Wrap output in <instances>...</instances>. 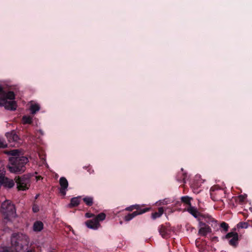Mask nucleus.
<instances>
[{
    "instance_id": "f257e3e1",
    "label": "nucleus",
    "mask_w": 252,
    "mask_h": 252,
    "mask_svg": "<svg viewBox=\"0 0 252 252\" xmlns=\"http://www.w3.org/2000/svg\"><path fill=\"white\" fill-rule=\"evenodd\" d=\"M4 153L11 156L9 158L7 168L12 173L22 174L26 169V165L29 162L28 158L25 156H20V151L18 149L6 150Z\"/></svg>"
},
{
    "instance_id": "f03ea898",
    "label": "nucleus",
    "mask_w": 252,
    "mask_h": 252,
    "mask_svg": "<svg viewBox=\"0 0 252 252\" xmlns=\"http://www.w3.org/2000/svg\"><path fill=\"white\" fill-rule=\"evenodd\" d=\"M15 95L12 91H6L0 85V106H4L6 109L15 110L17 104L15 101Z\"/></svg>"
},
{
    "instance_id": "7ed1b4c3",
    "label": "nucleus",
    "mask_w": 252,
    "mask_h": 252,
    "mask_svg": "<svg viewBox=\"0 0 252 252\" xmlns=\"http://www.w3.org/2000/svg\"><path fill=\"white\" fill-rule=\"evenodd\" d=\"M0 210L5 220H9L10 217H14L15 214L14 206L8 200L2 203Z\"/></svg>"
},
{
    "instance_id": "20e7f679",
    "label": "nucleus",
    "mask_w": 252,
    "mask_h": 252,
    "mask_svg": "<svg viewBox=\"0 0 252 252\" xmlns=\"http://www.w3.org/2000/svg\"><path fill=\"white\" fill-rule=\"evenodd\" d=\"M11 243L12 246L21 248L28 243V237L21 233H13L11 237Z\"/></svg>"
},
{
    "instance_id": "39448f33",
    "label": "nucleus",
    "mask_w": 252,
    "mask_h": 252,
    "mask_svg": "<svg viewBox=\"0 0 252 252\" xmlns=\"http://www.w3.org/2000/svg\"><path fill=\"white\" fill-rule=\"evenodd\" d=\"M187 211L197 220L200 217H202L207 223L211 224L212 226H213L214 224L215 225L214 227L217 226L218 225L217 221L213 218H211L210 216L205 217L204 215L201 214L197 208L192 206L188 207L187 209Z\"/></svg>"
},
{
    "instance_id": "423d86ee",
    "label": "nucleus",
    "mask_w": 252,
    "mask_h": 252,
    "mask_svg": "<svg viewBox=\"0 0 252 252\" xmlns=\"http://www.w3.org/2000/svg\"><path fill=\"white\" fill-rule=\"evenodd\" d=\"M31 176L29 175H23L21 176H17L15 178V182L17 184V188L19 190H26L30 186Z\"/></svg>"
},
{
    "instance_id": "0eeeda50",
    "label": "nucleus",
    "mask_w": 252,
    "mask_h": 252,
    "mask_svg": "<svg viewBox=\"0 0 252 252\" xmlns=\"http://www.w3.org/2000/svg\"><path fill=\"white\" fill-rule=\"evenodd\" d=\"M223 193V190L216 186L212 187L210 189L211 198L214 201H222L220 195Z\"/></svg>"
},
{
    "instance_id": "6e6552de",
    "label": "nucleus",
    "mask_w": 252,
    "mask_h": 252,
    "mask_svg": "<svg viewBox=\"0 0 252 252\" xmlns=\"http://www.w3.org/2000/svg\"><path fill=\"white\" fill-rule=\"evenodd\" d=\"M14 185L15 182L12 179L5 177L4 174L0 171V188L3 186L5 188L11 189Z\"/></svg>"
},
{
    "instance_id": "1a4fd4ad",
    "label": "nucleus",
    "mask_w": 252,
    "mask_h": 252,
    "mask_svg": "<svg viewBox=\"0 0 252 252\" xmlns=\"http://www.w3.org/2000/svg\"><path fill=\"white\" fill-rule=\"evenodd\" d=\"M222 238L229 240V244L232 246L236 247L238 244V234L236 232H229L224 237H223Z\"/></svg>"
},
{
    "instance_id": "9d476101",
    "label": "nucleus",
    "mask_w": 252,
    "mask_h": 252,
    "mask_svg": "<svg viewBox=\"0 0 252 252\" xmlns=\"http://www.w3.org/2000/svg\"><path fill=\"white\" fill-rule=\"evenodd\" d=\"M150 207H146L143 209V210H141L140 212L134 211L132 213H129L125 217L124 220L126 221H129L137 215H141L147 212H148L150 211Z\"/></svg>"
},
{
    "instance_id": "9b49d317",
    "label": "nucleus",
    "mask_w": 252,
    "mask_h": 252,
    "mask_svg": "<svg viewBox=\"0 0 252 252\" xmlns=\"http://www.w3.org/2000/svg\"><path fill=\"white\" fill-rule=\"evenodd\" d=\"M59 183L61 186L60 193L64 196L66 194V189L68 186V181L65 177H62L60 178Z\"/></svg>"
},
{
    "instance_id": "f8f14e48",
    "label": "nucleus",
    "mask_w": 252,
    "mask_h": 252,
    "mask_svg": "<svg viewBox=\"0 0 252 252\" xmlns=\"http://www.w3.org/2000/svg\"><path fill=\"white\" fill-rule=\"evenodd\" d=\"M5 136L9 143L17 142L19 139L18 135L14 131L6 133Z\"/></svg>"
},
{
    "instance_id": "ddd939ff",
    "label": "nucleus",
    "mask_w": 252,
    "mask_h": 252,
    "mask_svg": "<svg viewBox=\"0 0 252 252\" xmlns=\"http://www.w3.org/2000/svg\"><path fill=\"white\" fill-rule=\"evenodd\" d=\"M158 232L160 235L163 238H167L169 237V231L168 229L163 225H160L158 227Z\"/></svg>"
},
{
    "instance_id": "4468645a",
    "label": "nucleus",
    "mask_w": 252,
    "mask_h": 252,
    "mask_svg": "<svg viewBox=\"0 0 252 252\" xmlns=\"http://www.w3.org/2000/svg\"><path fill=\"white\" fill-rule=\"evenodd\" d=\"M85 223L88 228L92 229H97L100 226L99 223L94 219L88 220Z\"/></svg>"
},
{
    "instance_id": "2eb2a0df",
    "label": "nucleus",
    "mask_w": 252,
    "mask_h": 252,
    "mask_svg": "<svg viewBox=\"0 0 252 252\" xmlns=\"http://www.w3.org/2000/svg\"><path fill=\"white\" fill-rule=\"evenodd\" d=\"M212 232V229L209 226L205 227H201L198 230V235L205 237L208 233Z\"/></svg>"
},
{
    "instance_id": "dca6fc26",
    "label": "nucleus",
    "mask_w": 252,
    "mask_h": 252,
    "mask_svg": "<svg viewBox=\"0 0 252 252\" xmlns=\"http://www.w3.org/2000/svg\"><path fill=\"white\" fill-rule=\"evenodd\" d=\"M187 174L183 172V169H181V171L177 174L176 176V180L180 183H186L185 180L187 178Z\"/></svg>"
},
{
    "instance_id": "f3484780",
    "label": "nucleus",
    "mask_w": 252,
    "mask_h": 252,
    "mask_svg": "<svg viewBox=\"0 0 252 252\" xmlns=\"http://www.w3.org/2000/svg\"><path fill=\"white\" fill-rule=\"evenodd\" d=\"M164 210L163 207H159L158 209V212L153 213L151 215V218L153 220H155L157 218H160L163 214Z\"/></svg>"
},
{
    "instance_id": "a211bd4d",
    "label": "nucleus",
    "mask_w": 252,
    "mask_h": 252,
    "mask_svg": "<svg viewBox=\"0 0 252 252\" xmlns=\"http://www.w3.org/2000/svg\"><path fill=\"white\" fill-rule=\"evenodd\" d=\"M144 206H141L139 205H131L129 207H128L126 208V210L128 211H132L134 209H136V211L140 212L141 210H143V209H144Z\"/></svg>"
},
{
    "instance_id": "6ab92c4d",
    "label": "nucleus",
    "mask_w": 252,
    "mask_h": 252,
    "mask_svg": "<svg viewBox=\"0 0 252 252\" xmlns=\"http://www.w3.org/2000/svg\"><path fill=\"white\" fill-rule=\"evenodd\" d=\"M22 123L24 125L32 124V118L30 116L25 115L22 117Z\"/></svg>"
},
{
    "instance_id": "aec40b11",
    "label": "nucleus",
    "mask_w": 252,
    "mask_h": 252,
    "mask_svg": "<svg viewBox=\"0 0 252 252\" xmlns=\"http://www.w3.org/2000/svg\"><path fill=\"white\" fill-rule=\"evenodd\" d=\"M43 228V224L41 221H36L33 224V230L35 231H40Z\"/></svg>"
},
{
    "instance_id": "412c9836",
    "label": "nucleus",
    "mask_w": 252,
    "mask_h": 252,
    "mask_svg": "<svg viewBox=\"0 0 252 252\" xmlns=\"http://www.w3.org/2000/svg\"><path fill=\"white\" fill-rule=\"evenodd\" d=\"M192 198L188 196H184L181 198V200L182 202L184 203L185 204H187L188 207L191 206L190 200H192Z\"/></svg>"
},
{
    "instance_id": "4be33fe9",
    "label": "nucleus",
    "mask_w": 252,
    "mask_h": 252,
    "mask_svg": "<svg viewBox=\"0 0 252 252\" xmlns=\"http://www.w3.org/2000/svg\"><path fill=\"white\" fill-rule=\"evenodd\" d=\"M80 204V197L71 198L69 205L70 207H76Z\"/></svg>"
},
{
    "instance_id": "5701e85b",
    "label": "nucleus",
    "mask_w": 252,
    "mask_h": 252,
    "mask_svg": "<svg viewBox=\"0 0 252 252\" xmlns=\"http://www.w3.org/2000/svg\"><path fill=\"white\" fill-rule=\"evenodd\" d=\"M83 201L89 206H91L93 204L94 198L91 196H86L83 198Z\"/></svg>"
},
{
    "instance_id": "b1692460",
    "label": "nucleus",
    "mask_w": 252,
    "mask_h": 252,
    "mask_svg": "<svg viewBox=\"0 0 252 252\" xmlns=\"http://www.w3.org/2000/svg\"><path fill=\"white\" fill-rule=\"evenodd\" d=\"M39 110L40 106L39 104L35 103L31 105L30 110L31 111V113L32 115L35 114L36 112L38 111Z\"/></svg>"
},
{
    "instance_id": "393cba45",
    "label": "nucleus",
    "mask_w": 252,
    "mask_h": 252,
    "mask_svg": "<svg viewBox=\"0 0 252 252\" xmlns=\"http://www.w3.org/2000/svg\"><path fill=\"white\" fill-rule=\"evenodd\" d=\"M219 228L221 232H226L229 228L228 224L225 222H222L219 225Z\"/></svg>"
},
{
    "instance_id": "a878e982",
    "label": "nucleus",
    "mask_w": 252,
    "mask_h": 252,
    "mask_svg": "<svg viewBox=\"0 0 252 252\" xmlns=\"http://www.w3.org/2000/svg\"><path fill=\"white\" fill-rule=\"evenodd\" d=\"M105 214L104 213H101L98 214L94 219L95 220H97L99 222V221H102L105 220Z\"/></svg>"
},
{
    "instance_id": "bb28decb",
    "label": "nucleus",
    "mask_w": 252,
    "mask_h": 252,
    "mask_svg": "<svg viewBox=\"0 0 252 252\" xmlns=\"http://www.w3.org/2000/svg\"><path fill=\"white\" fill-rule=\"evenodd\" d=\"M249 227L248 222H240L237 224V227L241 228H247Z\"/></svg>"
},
{
    "instance_id": "cd10ccee",
    "label": "nucleus",
    "mask_w": 252,
    "mask_h": 252,
    "mask_svg": "<svg viewBox=\"0 0 252 252\" xmlns=\"http://www.w3.org/2000/svg\"><path fill=\"white\" fill-rule=\"evenodd\" d=\"M201 218L202 217H200V218L198 219V220H197L198 221V227H199V228H201V227H206L207 226H209L208 225L206 224V222H203V221H202Z\"/></svg>"
},
{
    "instance_id": "c85d7f7f",
    "label": "nucleus",
    "mask_w": 252,
    "mask_h": 252,
    "mask_svg": "<svg viewBox=\"0 0 252 252\" xmlns=\"http://www.w3.org/2000/svg\"><path fill=\"white\" fill-rule=\"evenodd\" d=\"M247 197V195L246 194H241L238 196V199H239V201L240 203H243L244 202L245 199H246Z\"/></svg>"
},
{
    "instance_id": "c756f323",
    "label": "nucleus",
    "mask_w": 252,
    "mask_h": 252,
    "mask_svg": "<svg viewBox=\"0 0 252 252\" xmlns=\"http://www.w3.org/2000/svg\"><path fill=\"white\" fill-rule=\"evenodd\" d=\"M7 147V144L2 137H0V148H4Z\"/></svg>"
},
{
    "instance_id": "7c9ffc66",
    "label": "nucleus",
    "mask_w": 252,
    "mask_h": 252,
    "mask_svg": "<svg viewBox=\"0 0 252 252\" xmlns=\"http://www.w3.org/2000/svg\"><path fill=\"white\" fill-rule=\"evenodd\" d=\"M32 209L34 213H37L39 211V207L37 204H33Z\"/></svg>"
},
{
    "instance_id": "2f4dec72",
    "label": "nucleus",
    "mask_w": 252,
    "mask_h": 252,
    "mask_svg": "<svg viewBox=\"0 0 252 252\" xmlns=\"http://www.w3.org/2000/svg\"><path fill=\"white\" fill-rule=\"evenodd\" d=\"M0 252H16L9 250L7 248H2L1 249H0Z\"/></svg>"
},
{
    "instance_id": "473e14b6",
    "label": "nucleus",
    "mask_w": 252,
    "mask_h": 252,
    "mask_svg": "<svg viewBox=\"0 0 252 252\" xmlns=\"http://www.w3.org/2000/svg\"><path fill=\"white\" fill-rule=\"evenodd\" d=\"M86 216L88 218H91L93 216V215L92 214L87 213H86Z\"/></svg>"
},
{
    "instance_id": "72a5a7b5",
    "label": "nucleus",
    "mask_w": 252,
    "mask_h": 252,
    "mask_svg": "<svg viewBox=\"0 0 252 252\" xmlns=\"http://www.w3.org/2000/svg\"><path fill=\"white\" fill-rule=\"evenodd\" d=\"M212 241H218V238L216 236H215L212 238Z\"/></svg>"
},
{
    "instance_id": "f704fd0d",
    "label": "nucleus",
    "mask_w": 252,
    "mask_h": 252,
    "mask_svg": "<svg viewBox=\"0 0 252 252\" xmlns=\"http://www.w3.org/2000/svg\"><path fill=\"white\" fill-rule=\"evenodd\" d=\"M248 223L249 224V226H250L252 227V220L249 221Z\"/></svg>"
},
{
    "instance_id": "c9c22d12",
    "label": "nucleus",
    "mask_w": 252,
    "mask_h": 252,
    "mask_svg": "<svg viewBox=\"0 0 252 252\" xmlns=\"http://www.w3.org/2000/svg\"><path fill=\"white\" fill-rule=\"evenodd\" d=\"M163 204H167V202H165L164 200L163 201V203H162Z\"/></svg>"
},
{
    "instance_id": "e433bc0d",
    "label": "nucleus",
    "mask_w": 252,
    "mask_h": 252,
    "mask_svg": "<svg viewBox=\"0 0 252 252\" xmlns=\"http://www.w3.org/2000/svg\"><path fill=\"white\" fill-rule=\"evenodd\" d=\"M39 195L38 194H37L35 196V199H37V197H38Z\"/></svg>"
},
{
    "instance_id": "4c0bfd02",
    "label": "nucleus",
    "mask_w": 252,
    "mask_h": 252,
    "mask_svg": "<svg viewBox=\"0 0 252 252\" xmlns=\"http://www.w3.org/2000/svg\"><path fill=\"white\" fill-rule=\"evenodd\" d=\"M39 131H40V132L42 134V131H41V130H40Z\"/></svg>"
},
{
    "instance_id": "58836bf2",
    "label": "nucleus",
    "mask_w": 252,
    "mask_h": 252,
    "mask_svg": "<svg viewBox=\"0 0 252 252\" xmlns=\"http://www.w3.org/2000/svg\"><path fill=\"white\" fill-rule=\"evenodd\" d=\"M49 252H53V251H50Z\"/></svg>"
}]
</instances>
